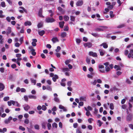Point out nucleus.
<instances>
[{
  "label": "nucleus",
  "mask_w": 133,
  "mask_h": 133,
  "mask_svg": "<svg viewBox=\"0 0 133 133\" xmlns=\"http://www.w3.org/2000/svg\"><path fill=\"white\" fill-rule=\"evenodd\" d=\"M133 117V115L132 113H129V114L127 115L126 116V120L128 122L130 121Z\"/></svg>",
  "instance_id": "1"
},
{
  "label": "nucleus",
  "mask_w": 133,
  "mask_h": 133,
  "mask_svg": "<svg viewBox=\"0 0 133 133\" xmlns=\"http://www.w3.org/2000/svg\"><path fill=\"white\" fill-rule=\"evenodd\" d=\"M55 19L53 18H50L49 17L46 18L45 19V22L46 23H52L55 22Z\"/></svg>",
  "instance_id": "2"
},
{
  "label": "nucleus",
  "mask_w": 133,
  "mask_h": 133,
  "mask_svg": "<svg viewBox=\"0 0 133 133\" xmlns=\"http://www.w3.org/2000/svg\"><path fill=\"white\" fill-rule=\"evenodd\" d=\"M89 55L90 56H92L94 57H97V54L96 52H94L93 51H90L89 53Z\"/></svg>",
  "instance_id": "3"
},
{
  "label": "nucleus",
  "mask_w": 133,
  "mask_h": 133,
  "mask_svg": "<svg viewBox=\"0 0 133 133\" xmlns=\"http://www.w3.org/2000/svg\"><path fill=\"white\" fill-rule=\"evenodd\" d=\"M92 44L90 42H88L87 43H85L84 44V45L85 47H87L88 48H90L92 46Z\"/></svg>",
  "instance_id": "4"
},
{
  "label": "nucleus",
  "mask_w": 133,
  "mask_h": 133,
  "mask_svg": "<svg viewBox=\"0 0 133 133\" xmlns=\"http://www.w3.org/2000/svg\"><path fill=\"white\" fill-rule=\"evenodd\" d=\"M42 8H41L39 9L38 12V16L40 17H43V16L42 15Z\"/></svg>",
  "instance_id": "5"
},
{
  "label": "nucleus",
  "mask_w": 133,
  "mask_h": 133,
  "mask_svg": "<svg viewBox=\"0 0 133 133\" xmlns=\"http://www.w3.org/2000/svg\"><path fill=\"white\" fill-rule=\"evenodd\" d=\"M33 41L32 42V44L33 46H35L36 45V43L37 42V40L36 39H32Z\"/></svg>",
  "instance_id": "6"
},
{
  "label": "nucleus",
  "mask_w": 133,
  "mask_h": 133,
  "mask_svg": "<svg viewBox=\"0 0 133 133\" xmlns=\"http://www.w3.org/2000/svg\"><path fill=\"white\" fill-rule=\"evenodd\" d=\"M83 3V2L82 1H77L76 3V5L77 6H82Z\"/></svg>",
  "instance_id": "7"
},
{
  "label": "nucleus",
  "mask_w": 133,
  "mask_h": 133,
  "mask_svg": "<svg viewBox=\"0 0 133 133\" xmlns=\"http://www.w3.org/2000/svg\"><path fill=\"white\" fill-rule=\"evenodd\" d=\"M24 110L26 111H28L29 109H30V107L27 104L25 105V106L24 107V105H23Z\"/></svg>",
  "instance_id": "8"
},
{
  "label": "nucleus",
  "mask_w": 133,
  "mask_h": 133,
  "mask_svg": "<svg viewBox=\"0 0 133 133\" xmlns=\"http://www.w3.org/2000/svg\"><path fill=\"white\" fill-rule=\"evenodd\" d=\"M5 88V86L4 84L0 83V91H2Z\"/></svg>",
  "instance_id": "9"
},
{
  "label": "nucleus",
  "mask_w": 133,
  "mask_h": 133,
  "mask_svg": "<svg viewBox=\"0 0 133 133\" xmlns=\"http://www.w3.org/2000/svg\"><path fill=\"white\" fill-rule=\"evenodd\" d=\"M100 46H103L104 48L106 49L108 47V45L106 43H103L100 45Z\"/></svg>",
  "instance_id": "10"
},
{
  "label": "nucleus",
  "mask_w": 133,
  "mask_h": 133,
  "mask_svg": "<svg viewBox=\"0 0 133 133\" xmlns=\"http://www.w3.org/2000/svg\"><path fill=\"white\" fill-rule=\"evenodd\" d=\"M58 76L57 75H54V77H53L52 79L54 82H55L56 81V79L58 78Z\"/></svg>",
  "instance_id": "11"
},
{
  "label": "nucleus",
  "mask_w": 133,
  "mask_h": 133,
  "mask_svg": "<svg viewBox=\"0 0 133 133\" xmlns=\"http://www.w3.org/2000/svg\"><path fill=\"white\" fill-rule=\"evenodd\" d=\"M98 51L100 52V55L103 56L104 55L105 52L103 50L99 49Z\"/></svg>",
  "instance_id": "12"
},
{
  "label": "nucleus",
  "mask_w": 133,
  "mask_h": 133,
  "mask_svg": "<svg viewBox=\"0 0 133 133\" xmlns=\"http://www.w3.org/2000/svg\"><path fill=\"white\" fill-rule=\"evenodd\" d=\"M58 10L59 11L61 12L62 14H64L65 11L64 10H63V9L61 7H58Z\"/></svg>",
  "instance_id": "13"
},
{
  "label": "nucleus",
  "mask_w": 133,
  "mask_h": 133,
  "mask_svg": "<svg viewBox=\"0 0 133 133\" xmlns=\"http://www.w3.org/2000/svg\"><path fill=\"white\" fill-rule=\"evenodd\" d=\"M11 32V27H9L8 28L6 33V35H8Z\"/></svg>",
  "instance_id": "14"
},
{
  "label": "nucleus",
  "mask_w": 133,
  "mask_h": 133,
  "mask_svg": "<svg viewBox=\"0 0 133 133\" xmlns=\"http://www.w3.org/2000/svg\"><path fill=\"white\" fill-rule=\"evenodd\" d=\"M59 26L61 28H63L64 25V21H61L59 23Z\"/></svg>",
  "instance_id": "15"
},
{
  "label": "nucleus",
  "mask_w": 133,
  "mask_h": 133,
  "mask_svg": "<svg viewBox=\"0 0 133 133\" xmlns=\"http://www.w3.org/2000/svg\"><path fill=\"white\" fill-rule=\"evenodd\" d=\"M51 40L54 43H55L56 42H58L59 41V40L57 37L53 38Z\"/></svg>",
  "instance_id": "16"
},
{
  "label": "nucleus",
  "mask_w": 133,
  "mask_h": 133,
  "mask_svg": "<svg viewBox=\"0 0 133 133\" xmlns=\"http://www.w3.org/2000/svg\"><path fill=\"white\" fill-rule=\"evenodd\" d=\"M32 23L30 21H27L25 22L24 23V25L25 26H30L31 25Z\"/></svg>",
  "instance_id": "17"
},
{
  "label": "nucleus",
  "mask_w": 133,
  "mask_h": 133,
  "mask_svg": "<svg viewBox=\"0 0 133 133\" xmlns=\"http://www.w3.org/2000/svg\"><path fill=\"white\" fill-rule=\"evenodd\" d=\"M3 107L4 106L2 105L1 107H0V116H1L2 113L4 112Z\"/></svg>",
  "instance_id": "18"
},
{
  "label": "nucleus",
  "mask_w": 133,
  "mask_h": 133,
  "mask_svg": "<svg viewBox=\"0 0 133 133\" xmlns=\"http://www.w3.org/2000/svg\"><path fill=\"white\" fill-rule=\"evenodd\" d=\"M38 33L40 35L42 36L45 34V32L44 30H42L40 31H38Z\"/></svg>",
  "instance_id": "19"
},
{
  "label": "nucleus",
  "mask_w": 133,
  "mask_h": 133,
  "mask_svg": "<svg viewBox=\"0 0 133 133\" xmlns=\"http://www.w3.org/2000/svg\"><path fill=\"white\" fill-rule=\"evenodd\" d=\"M133 53V49H131L130 51V53L128 54V57L130 58L131 57V55Z\"/></svg>",
  "instance_id": "20"
},
{
  "label": "nucleus",
  "mask_w": 133,
  "mask_h": 133,
  "mask_svg": "<svg viewBox=\"0 0 133 133\" xmlns=\"http://www.w3.org/2000/svg\"><path fill=\"white\" fill-rule=\"evenodd\" d=\"M28 97L30 99H35L36 98V97L35 95H30L28 96Z\"/></svg>",
  "instance_id": "21"
},
{
  "label": "nucleus",
  "mask_w": 133,
  "mask_h": 133,
  "mask_svg": "<svg viewBox=\"0 0 133 133\" xmlns=\"http://www.w3.org/2000/svg\"><path fill=\"white\" fill-rule=\"evenodd\" d=\"M66 35V32H62L61 34V36L62 37L64 38L65 37Z\"/></svg>",
  "instance_id": "22"
},
{
  "label": "nucleus",
  "mask_w": 133,
  "mask_h": 133,
  "mask_svg": "<svg viewBox=\"0 0 133 133\" xmlns=\"http://www.w3.org/2000/svg\"><path fill=\"white\" fill-rule=\"evenodd\" d=\"M91 34L94 36L97 37H99V35L97 33H92Z\"/></svg>",
  "instance_id": "23"
},
{
  "label": "nucleus",
  "mask_w": 133,
  "mask_h": 133,
  "mask_svg": "<svg viewBox=\"0 0 133 133\" xmlns=\"http://www.w3.org/2000/svg\"><path fill=\"white\" fill-rule=\"evenodd\" d=\"M86 61L88 64H90V59L88 57H87Z\"/></svg>",
  "instance_id": "24"
},
{
  "label": "nucleus",
  "mask_w": 133,
  "mask_h": 133,
  "mask_svg": "<svg viewBox=\"0 0 133 133\" xmlns=\"http://www.w3.org/2000/svg\"><path fill=\"white\" fill-rule=\"evenodd\" d=\"M95 31L99 32L101 31H103L104 30L103 29L100 28H97L95 29Z\"/></svg>",
  "instance_id": "25"
},
{
  "label": "nucleus",
  "mask_w": 133,
  "mask_h": 133,
  "mask_svg": "<svg viewBox=\"0 0 133 133\" xmlns=\"http://www.w3.org/2000/svg\"><path fill=\"white\" fill-rule=\"evenodd\" d=\"M64 19L65 21H68L69 18V17L67 16H64Z\"/></svg>",
  "instance_id": "26"
},
{
  "label": "nucleus",
  "mask_w": 133,
  "mask_h": 133,
  "mask_svg": "<svg viewBox=\"0 0 133 133\" xmlns=\"http://www.w3.org/2000/svg\"><path fill=\"white\" fill-rule=\"evenodd\" d=\"M30 81L32 83L34 84V85H35L36 83V80L35 79H34L32 78L30 79Z\"/></svg>",
  "instance_id": "27"
},
{
  "label": "nucleus",
  "mask_w": 133,
  "mask_h": 133,
  "mask_svg": "<svg viewBox=\"0 0 133 133\" xmlns=\"http://www.w3.org/2000/svg\"><path fill=\"white\" fill-rule=\"evenodd\" d=\"M110 15L111 18L115 16V15L113 14V12L111 11H110Z\"/></svg>",
  "instance_id": "28"
},
{
  "label": "nucleus",
  "mask_w": 133,
  "mask_h": 133,
  "mask_svg": "<svg viewBox=\"0 0 133 133\" xmlns=\"http://www.w3.org/2000/svg\"><path fill=\"white\" fill-rule=\"evenodd\" d=\"M110 108L112 110H113L114 109V104L112 103H111L110 105Z\"/></svg>",
  "instance_id": "29"
},
{
  "label": "nucleus",
  "mask_w": 133,
  "mask_h": 133,
  "mask_svg": "<svg viewBox=\"0 0 133 133\" xmlns=\"http://www.w3.org/2000/svg\"><path fill=\"white\" fill-rule=\"evenodd\" d=\"M54 99L55 101L59 103L60 102L59 99L57 97H55Z\"/></svg>",
  "instance_id": "30"
},
{
  "label": "nucleus",
  "mask_w": 133,
  "mask_h": 133,
  "mask_svg": "<svg viewBox=\"0 0 133 133\" xmlns=\"http://www.w3.org/2000/svg\"><path fill=\"white\" fill-rule=\"evenodd\" d=\"M70 70L68 68H64L62 69V71L63 72L68 71Z\"/></svg>",
  "instance_id": "31"
},
{
  "label": "nucleus",
  "mask_w": 133,
  "mask_h": 133,
  "mask_svg": "<svg viewBox=\"0 0 133 133\" xmlns=\"http://www.w3.org/2000/svg\"><path fill=\"white\" fill-rule=\"evenodd\" d=\"M43 26V24L41 23H39L37 25V27L38 28H42Z\"/></svg>",
  "instance_id": "32"
},
{
  "label": "nucleus",
  "mask_w": 133,
  "mask_h": 133,
  "mask_svg": "<svg viewBox=\"0 0 133 133\" xmlns=\"http://www.w3.org/2000/svg\"><path fill=\"white\" fill-rule=\"evenodd\" d=\"M27 128L28 130V131L30 133H35L34 132L32 131L31 129L29 128L28 127H27Z\"/></svg>",
  "instance_id": "33"
},
{
  "label": "nucleus",
  "mask_w": 133,
  "mask_h": 133,
  "mask_svg": "<svg viewBox=\"0 0 133 133\" xmlns=\"http://www.w3.org/2000/svg\"><path fill=\"white\" fill-rule=\"evenodd\" d=\"M13 78V77L12 75L11 74H10L9 76L8 79L9 80H10L11 81H12Z\"/></svg>",
  "instance_id": "34"
},
{
  "label": "nucleus",
  "mask_w": 133,
  "mask_h": 133,
  "mask_svg": "<svg viewBox=\"0 0 133 133\" xmlns=\"http://www.w3.org/2000/svg\"><path fill=\"white\" fill-rule=\"evenodd\" d=\"M46 89L50 91H52V89L48 85H47L46 86Z\"/></svg>",
  "instance_id": "35"
},
{
  "label": "nucleus",
  "mask_w": 133,
  "mask_h": 133,
  "mask_svg": "<svg viewBox=\"0 0 133 133\" xmlns=\"http://www.w3.org/2000/svg\"><path fill=\"white\" fill-rule=\"evenodd\" d=\"M69 30V27L68 26H64V28L63 30L65 31H67Z\"/></svg>",
  "instance_id": "36"
},
{
  "label": "nucleus",
  "mask_w": 133,
  "mask_h": 133,
  "mask_svg": "<svg viewBox=\"0 0 133 133\" xmlns=\"http://www.w3.org/2000/svg\"><path fill=\"white\" fill-rule=\"evenodd\" d=\"M125 24H123L121 25H118L117 26V28H120L124 27L125 26Z\"/></svg>",
  "instance_id": "37"
},
{
  "label": "nucleus",
  "mask_w": 133,
  "mask_h": 133,
  "mask_svg": "<svg viewBox=\"0 0 133 133\" xmlns=\"http://www.w3.org/2000/svg\"><path fill=\"white\" fill-rule=\"evenodd\" d=\"M9 99V97L8 96L5 97L4 98L3 100L4 101H7Z\"/></svg>",
  "instance_id": "38"
},
{
  "label": "nucleus",
  "mask_w": 133,
  "mask_h": 133,
  "mask_svg": "<svg viewBox=\"0 0 133 133\" xmlns=\"http://www.w3.org/2000/svg\"><path fill=\"white\" fill-rule=\"evenodd\" d=\"M52 127L53 128L55 127L57 128V125L56 123H54L52 125Z\"/></svg>",
  "instance_id": "39"
},
{
  "label": "nucleus",
  "mask_w": 133,
  "mask_h": 133,
  "mask_svg": "<svg viewBox=\"0 0 133 133\" xmlns=\"http://www.w3.org/2000/svg\"><path fill=\"white\" fill-rule=\"evenodd\" d=\"M34 128L35 129L37 130H39V126L37 124H36L34 126Z\"/></svg>",
  "instance_id": "40"
},
{
  "label": "nucleus",
  "mask_w": 133,
  "mask_h": 133,
  "mask_svg": "<svg viewBox=\"0 0 133 133\" xmlns=\"http://www.w3.org/2000/svg\"><path fill=\"white\" fill-rule=\"evenodd\" d=\"M19 8L22 9L23 10V11H24L25 12V13H27V10L25 8H24L23 7H22V6L20 7H19Z\"/></svg>",
  "instance_id": "41"
},
{
  "label": "nucleus",
  "mask_w": 133,
  "mask_h": 133,
  "mask_svg": "<svg viewBox=\"0 0 133 133\" xmlns=\"http://www.w3.org/2000/svg\"><path fill=\"white\" fill-rule=\"evenodd\" d=\"M85 97L81 96L80 97L79 99L81 101H85Z\"/></svg>",
  "instance_id": "42"
},
{
  "label": "nucleus",
  "mask_w": 133,
  "mask_h": 133,
  "mask_svg": "<svg viewBox=\"0 0 133 133\" xmlns=\"http://www.w3.org/2000/svg\"><path fill=\"white\" fill-rule=\"evenodd\" d=\"M76 43L77 44H79L81 43V40L79 39L76 38Z\"/></svg>",
  "instance_id": "43"
},
{
  "label": "nucleus",
  "mask_w": 133,
  "mask_h": 133,
  "mask_svg": "<svg viewBox=\"0 0 133 133\" xmlns=\"http://www.w3.org/2000/svg\"><path fill=\"white\" fill-rule=\"evenodd\" d=\"M61 48L59 46H58L57 47V49L55 50V51L57 52H58L59 51V50L61 49Z\"/></svg>",
  "instance_id": "44"
},
{
  "label": "nucleus",
  "mask_w": 133,
  "mask_h": 133,
  "mask_svg": "<svg viewBox=\"0 0 133 133\" xmlns=\"http://www.w3.org/2000/svg\"><path fill=\"white\" fill-rule=\"evenodd\" d=\"M75 17L72 16H70V20L72 21H74L75 20Z\"/></svg>",
  "instance_id": "45"
},
{
  "label": "nucleus",
  "mask_w": 133,
  "mask_h": 133,
  "mask_svg": "<svg viewBox=\"0 0 133 133\" xmlns=\"http://www.w3.org/2000/svg\"><path fill=\"white\" fill-rule=\"evenodd\" d=\"M47 127L48 129L49 130H50L51 128V124L49 123H48L47 124Z\"/></svg>",
  "instance_id": "46"
},
{
  "label": "nucleus",
  "mask_w": 133,
  "mask_h": 133,
  "mask_svg": "<svg viewBox=\"0 0 133 133\" xmlns=\"http://www.w3.org/2000/svg\"><path fill=\"white\" fill-rule=\"evenodd\" d=\"M19 129L23 131H24L25 129V128L21 126H19Z\"/></svg>",
  "instance_id": "47"
},
{
  "label": "nucleus",
  "mask_w": 133,
  "mask_h": 133,
  "mask_svg": "<svg viewBox=\"0 0 133 133\" xmlns=\"http://www.w3.org/2000/svg\"><path fill=\"white\" fill-rule=\"evenodd\" d=\"M97 122L99 123V127H100L103 124L102 122H101L100 120H98Z\"/></svg>",
  "instance_id": "48"
},
{
  "label": "nucleus",
  "mask_w": 133,
  "mask_h": 133,
  "mask_svg": "<svg viewBox=\"0 0 133 133\" xmlns=\"http://www.w3.org/2000/svg\"><path fill=\"white\" fill-rule=\"evenodd\" d=\"M1 5L3 7H5V3L4 2H2L1 3Z\"/></svg>",
  "instance_id": "49"
},
{
  "label": "nucleus",
  "mask_w": 133,
  "mask_h": 133,
  "mask_svg": "<svg viewBox=\"0 0 133 133\" xmlns=\"http://www.w3.org/2000/svg\"><path fill=\"white\" fill-rule=\"evenodd\" d=\"M105 71L107 72H108L109 71L110 68L108 66H105Z\"/></svg>",
  "instance_id": "50"
},
{
  "label": "nucleus",
  "mask_w": 133,
  "mask_h": 133,
  "mask_svg": "<svg viewBox=\"0 0 133 133\" xmlns=\"http://www.w3.org/2000/svg\"><path fill=\"white\" fill-rule=\"evenodd\" d=\"M72 82L71 81L68 82L67 83V85L69 87L71 86V85Z\"/></svg>",
  "instance_id": "51"
},
{
  "label": "nucleus",
  "mask_w": 133,
  "mask_h": 133,
  "mask_svg": "<svg viewBox=\"0 0 133 133\" xmlns=\"http://www.w3.org/2000/svg\"><path fill=\"white\" fill-rule=\"evenodd\" d=\"M24 100L26 102H27L28 101V96H27L26 95H25L24 97Z\"/></svg>",
  "instance_id": "52"
},
{
  "label": "nucleus",
  "mask_w": 133,
  "mask_h": 133,
  "mask_svg": "<svg viewBox=\"0 0 133 133\" xmlns=\"http://www.w3.org/2000/svg\"><path fill=\"white\" fill-rule=\"evenodd\" d=\"M0 71L2 73H3L4 71V68L3 67L0 68Z\"/></svg>",
  "instance_id": "53"
},
{
  "label": "nucleus",
  "mask_w": 133,
  "mask_h": 133,
  "mask_svg": "<svg viewBox=\"0 0 133 133\" xmlns=\"http://www.w3.org/2000/svg\"><path fill=\"white\" fill-rule=\"evenodd\" d=\"M11 66V68L13 69L17 67L16 65L15 64H12Z\"/></svg>",
  "instance_id": "54"
},
{
  "label": "nucleus",
  "mask_w": 133,
  "mask_h": 133,
  "mask_svg": "<svg viewBox=\"0 0 133 133\" xmlns=\"http://www.w3.org/2000/svg\"><path fill=\"white\" fill-rule=\"evenodd\" d=\"M29 120L27 119H26L24 121V123L26 124H28L29 123Z\"/></svg>",
  "instance_id": "55"
},
{
  "label": "nucleus",
  "mask_w": 133,
  "mask_h": 133,
  "mask_svg": "<svg viewBox=\"0 0 133 133\" xmlns=\"http://www.w3.org/2000/svg\"><path fill=\"white\" fill-rule=\"evenodd\" d=\"M46 107L44 105H43L42 107V109L44 111L46 109Z\"/></svg>",
  "instance_id": "56"
},
{
  "label": "nucleus",
  "mask_w": 133,
  "mask_h": 133,
  "mask_svg": "<svg viewBox=\"0 0 133 133\" xmlns=\"http://www.w3.org/2000/svg\"><path fill=\"white\" fill-rule=\"evenodd\" d=\"M70 60H67L65 62V63L66 65H68L69 63L70 62Z\"/></svg>",
  "instance_id": "57"
},
{
  "label": "nucleus",
  "mask_w": 133,
  "mask_h": 133,
  "mask_svg": "<svg viewBox=\"0 0 133 133\" xmlns=\"http://www.w3.org/2000/svg\"><path fill=\"white\" fill-rule=\"evenodd\" d=\"M86 115L87 116H89L90 115H91L90 112L89 111H87L86 113Z\"/></svg>",
  "instance_id": "58"
},
{
  "label": "nucleus",
  "mask_w": 133,
  "mask_h": 133,
  "mask_svg": "<svg viewBox=\"0 0 133 133\" xmlns=\"http://www.w3.org/2000/svg\"><path fill=\"white\" fill-rule=\"evenodd\" d=\"M41 56L42 58L43 59H45L46 58V56L43 53H42L41 54Z\"/></svg>",
  "instance_id": "59"
},
{
  "label": "nucleus",
  "mask_w": 133,
  "mask_h": 133,
  "mask_svg": "<svg viewBox=\"0 0 133 133\" xmlns=\"http://www.w3.org/2000/svg\"><path fill=\"white\" fill-rule=\"evenodd\" d=\"M42 127L43 128L45 129L46 128L45 124L44 123H43L42 124Z\"/></svg>",
  "instance_id": "60"
},
{
  "label": "nucleus",
  "mask_w": 133,
  "mask_h": 133,
  "mask_svg": "<svg viewBox=\"0 0 133 133\" xmlns=\"http://www.w3.org/2000/svg\"><path fill=\"white\" fill-rule=\"evenodd\" d=\"M8 3L10 5H11L12 4V2L11 0H6Z\"/></svg>",
  "instance_id": "61"
},
{
  "label": "nucleus",
  "mask_w": 133,
  "mask_h": 133,
  "mask_svg": "<svg viewBox=\"0 0 133 133\" xmlns=\"http://www.w3.org/2000/svg\"><path fill=\"white\" fill-rule=\"evenodd\" d=\"M91 121H93V119L91 118H90L88 119V121L90 123H92Z\"/></svg>",
  "instance_id": "62"
},
{
  "label": "nucleus",
  "mask_w": 133,
  "mask_h": 133,
  "mask_svg": "<svg viewBox=\"0 0 133 133\" xmlns=\"http://www.w3.org/2000/svg\"><path fill=\"white\" fill-rule=\"evenodd\" d=\"M52 111H56L57 108L55 106H54L51 109Z\"/></svg>",
  "instance_id": "63"
},
{
  "label": "nucleus",
  "mask_w": 133,
  "mask_h": 133,
  "mask_svg": "<svg viewBox=\"0 0 133 133\" xmlns=\"http://www.w3.org/2000/svg\"><path fill=\"white\" fill-rule=\"evenodd\" d=\"M126 82L127 83L129 84H131V82L129 79H127Z\"/></svg>",
  "instance_id": "64"
}]
</instances>
